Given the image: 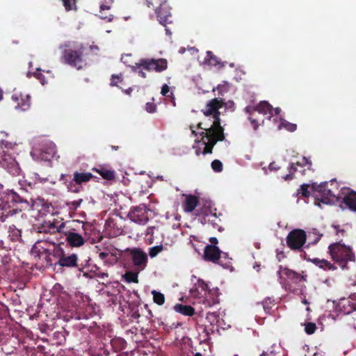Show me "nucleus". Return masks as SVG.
Here are the masks:
<instances>
[{
	"instance_id": "f257e3e1",
	"label": "nucleus",
	"mask_w": 356,
	"mask_h": 356,
	"mask_svg": "<svg viewBox=\"0 0 356 356\" xmlns=\"http://www.w3.org/2000/svg\"><path fill=\"white\" fill-rule=\"evenodd\" d=\"M222 99L213 98L206 105L202 112L205 116H212L213 122L210 126L205 124L203 127V122L197 124V129L203 131L199 133L201 137L200 140H196V143H201L204 149L202 153L204 155L211 154L214 145L219 141H223L225 139L224 129L221 126L219 109L223 106Z\"/></svg>"
},
{
	"instance_id": "f03ea898",
	"label": "nucleus",
	"mask_w": 356,
	"mask_h": 356,
	"mask_svg": "<svg viewBox=\"0 0 356 356\" xmlns=\"http://www.w3.org/2000/svg\"><path fill=\"white\" fill-rule=\"evenodd\" d=\"M327 253L332 260L342 270L348 268L350 261H355V255L350 246L341 243V241L332 243L328 246Z\"/></svg>"
},
{
	"instance_id": "7ed1b4c3",
	"label": "nucleus",
	"mask_w": 356,
	"mask_h": 356,
	"mask_svg": "<svg viewBox=\"0 0 356 356\" xmlns=\"http://www.w3.org/2000/svg\"><path fill=\"white\" fill-rule=\"evenodd\" d=\"M64 50L62 52V61L73 67L80 70L86 65L84 51L86 48L81 44L72 45L70 42L64 44Z\"/></svg>"
},
{
	"instance_id": "20e7f679",
	"label": "nucleus",
	"mask_w": 356,
	"mask_h": 356,
	"mask_svg": "<svg viewBox=\"0 0 356 356\" xmlns=\"http://www.w3.org/2000/svg\"><path fill=\"white\" fill-rule=\"evenodd\" d=\"M52 254L53 266L55 267L58 266L62 268H77L79 270L83 268L82 264H79L78 255L75 253L66 252L60 243L54 245Z\"/></svg>"
},
{
	"instance_id": "39448f33",
	"label": "nucleus",
	"mask_w": 356,
	"mask_h": 356,
	"mask_svg": "<svg viewBox=\"0 0 356 356\" xmlns=\"http://www.w3.org/2000/svg\"><path fill=\"white\" fill-rule=\"evenodd\" d=\"M327 182H323L320 184L316 183L312 184V191L318 194L315 196L314 204L321 206V202L323 204H331L334 201H339V197L336 196L334 193L327 187Z\"/></svg>"
},
{
	"instance_id": "423d86ee",
	"label": "nucleus",
	"mask_w": 356,
	"mask_h": 356,
	"mask_svg": "<svg viewBox=\"0 0 356 356\" xmlns=\"http://www.w3.org/2000/svg\"><path fill=\"white\" fill-rule=\"evenodd\" d=\"M54 245L56 244L49 245L47 241H38L32 247L31 254L35 259L44 260L46 265L53 266Z\"/></svg>"
},
{
	"instance_id": "0eeeda50",
	"label": "nucleus",
	"mask_w": 356,
	"mask_h": 356,
	"mask_svg": "<svg viewBox=\"0 0 356 356\" xmlns=\"http://www.w3.org/2000/svg\"><path fill=\"white\" fill-rule=\"evenodd\" d=\"M8 200L15 203H20L22 204L23 209H29L31 208L33 210L38 209L36 200H33L27 191L20 188L19 192L10 191L8 194Z\"/></svg>"
},
{
	"instance_id": "6e6552de",
	"label": "nucleus",
	"mask_w": 356,
	"mask_h": 356,
	"mask_svg": "<svg viewBox=\"0 0 356 356\" xmlns=\"http://www.w3.org/2000/svg\"><path fill=\"white\" fill-rule=\"evenodd\" d=\"M306 240V232L300 229L291 231L286 238L287 246L292 250H301Z\"/></svg>"
},
{
	"instance_id": "1a4fd4ad",
	"label": "nucleus",
	"mask_w": 356,
	"mask_h": 356,
	"mask_svg": "<svg viewBox=\"0 0 356 356\" xmlns=\"http://www.w3.org/2000/svg\"><path fill=\"white\" fill-rule=\"evenodd\" d=\"M149 209H147L146 204H140L138 206L132 207L127 216L131 221L137 224L145 225L149 220Z\"/></svg>"
},
{
	"instance_id": "9d476101",
	"label": "nucleus",
	"mask_w": 356,
	"mask_h": 356,
	"mask_svg": "<svg viewBox=\"0 0 356 356\" xmlns=\"http://www.w3.org/2000/svg\"><path fill=\"white\" fill-rule=\"evenodd\" d=\"M140 65L148 72H162L168 68V61L165 58H142Z\"/></svg>"
},
{
	"instance_id": "9b49d317",
	"label": "nucleus",
	"mask_w": 356,
	"mask_h": 356,
	"mask_svg": "<svg viewBox=\"0 0 356 356\" xmlns=\"http://www.w3.org/2000/svg\"><path fill=\"white\" fill-rule=\"evenodd\" d=\"M67 224H70V222H61L56 219H54L52 221L44 220L39 227V232L40 233L50 234L56 233L63 234Z\"/></svg>"
},
{
	"instance_id": "f8f14e48",
	"label": "nucleus",
	"mask_w": 356,
	"mask_h": 356,
	"mask_svg": "<svg viewBox=\"0 0 356 356\" xmlns=\"http://www.w3.org/2000/svg\"><path fill=\"white\" fill-rule=\"evenodd\" d=\"M203 258L207 261L218 264L222 266H227V263L222 262L221 250L216 245H207L204 248Z\"/></svg>"
},
{
	"instance_id": "ddd939ff",
	"label": "nucleus",
	"mask_w": 356,
	"mask_h": 356,
	"mask_svg": "<svg viewBox=\"0 0 356 356\" xmlns=\"http://www.w3.org/2000/svg\"><path fill=\"white\" fill-rule=\"evenodd\" d=\"M134 266L138 270H143L147 266V255L140 248H134L129 250Z\"/></svg>"
},
{
	"instance_id": "4468645a",
	"label": "nucleus",
	"mask_w": 356,
	"mask_h": 356,
	"mask_svg": "<svg viewBox=\"0 0 356 356\" xmlns=\"http://www.w3.org/2000/svg\"><path fill=\"white\" fill-rule=\"evenodd\" d=\"M67 224L63 232V234L65 236L67 243L72 247H80L85 243V240L82 235L75 232V229L72 228Z\"/></svg>"
},
{
	"instance_id": "2eb2a0df",
	"label": "nucleus",
	"mask_w": 356,
	"mask_h": 356,
	"mask_svg": "<svg viewBox=\"0 0 356 356\" xmlns=\"http://www.w3.org/2000/svg\"><path fill=\"white\" fill-rule=\"evenodd\" d=\"M122 220L108 218L105 223V232L109 238H115L122 235L124 232Z\"/></svg>"
},
{
	"instance_id": "dca6fc26",
	"label": "nucleus",
	"mask_w": 356,
	"mask_h": 356,
	"mask_svg": "<svg viewBox=\"0 0 356 356\" xmlns=\"http://www.w3.org/2000/svg\"><path fill=\"white\" fill-rule=\"evenodd\" d=\"M155 13L161 24L166 26L167 24L172 23L171 8L168 1H165L159 9L156 10Z\"/></svg>"
},
{
	"instance_id": "f3484780",
	"label": "nucleus",
	"mask_w": 356,
	"mask_h": 356,
	"mask_svg": "<svg viewBox=\"0 0 356 356\" xmlns=\"http://www.w3.org/2000/svg\"><path fill=\"white\" fill-rule=\"evenodd\" d=\"M12 100L16 104V109L21 111H27L31 106V96L21 92H16L12 95Z\"/></svg>"
},
{
	"instance_id": "a211bd4d",
	"label": "nucleus",
	"mask_w": 356,
	"mask_h": 356,
	"mask_svg": "<svg viewBox=\"0 0 356 356\" xmlns=\"http://www.w3.org/2000/svg\"><path fill=\"white\" fill-rule=\"evenodd\" d=\"M0 166L6 169L13 175H17L19 173V168L15 158L10 154H6L4 152L0 158Z\"/></svg>"
},
{
	"instance_id": "6ab92c4d",
	"label": "nucleus",
	"mask_w": 356,
	"mask_h": 356,
	"mask_svg": "<svg viewBox=\"0 0 356 356\" xmlns=\"http://www.w3.org/2000/svg\"><path fill=\"white\" fill-rule=\"evenodd\" d=\"M273 111V106L267 102L262 101L255 106H248L244 108L245 113L257 112L259 114H272Z\"/></svg>"
},
{
	"instance_id": "aec40b11",
	"label": "nucleus",
	"mask_w": 356,
	"mask_h": 356,
	"mask_svg": "<svg viewBox=\"0 0 356 356\" xmlns=\"http://www.w3.org/2000/svg\"><path fill=\"white\" fill-rule=\"evenodd\" d=\"M334 305L335 310L337 312L343 314H350L354 312L353 302L349 299L341 298L337 302L333 301Z\"/></svg>"
},
{
	"instance_id": "412c9836",
	"label": "nucleus",
	"mask_w": 356,
	"mask_h": 356,
	"mask_svg": "<svg viewBox=\"0 0 356 356\" xmlns=\"http://www.w3.org/2000/svg\"><path fill=\"white\" fill-rule=\"evenodd\" d=\"M59 156L57 155L56 145L53 143L42 148L40 153V159L42 161H50L54 159H58Z\"/></svg>"
},
{
	"instance_id": "4be33fe9",
	"label": "nucleus",
	"mask_w": 356,
	"mask_h": 356,
	"mask_svg": "<svg viewBox=\"0 0 356 356\" xmlns=\"http://www.w3.org/2000/svg\"><path fill=\"white\" fill-rule=\"evenodd\" d=\"M185 200L182 203L184 210L187 213L193 211L199 203L198 197L194 195H184Z\"/></svg>"
},
{
	"instance_id": "5701e85b",
	"label": "nucleus",
	"mask_w": 356,
	"mask_h": 356,
	"mask_svg": "<svg viewBox=\"0 0 356 356\" xmlns=\"http://www.w3.org/2000/svg\"><path fill=\"white\" fill-rule=\"evenodd\" d=\"M95 176L91 172L76 170L73 175V181L78 184H83L88 182Z\"/></svg>"
},
{
	"instance_id": "b1692460",
	"label": "nucleus",
	"mask_w": 356,
	"mask_h": 356,
	"mask_svg": "<svg viewBox=\"0 0 356 356\" xmlns=\"http://www.w3.org/2000/svg\"><path fill=\"white\" fill-rule=\"evenodd\" d=\"M312 262L315 264L318 268L324 270H330V271H334L337 269V267L335 264V263H332L331 261L324 259H318V258H314L311 260Z\"/></svg>"
},
{
	"instance_id": "393cba45",
	"label": "nucleus",
	"mask_w": 356,
	"mask_h": 356,
	"mask_svg": "<svg viewBox=\"0 0 356 356\" xmlns=\"http://www.w3.org/2000/svg\"><path fill=\"white\" fill-rule=\"evenodd\" d=\"M284 273L289 280L296 284L307 280L306 275H302L288 268H284Z\"/></svg>"
},
{
	"instance_id": "a878e982",
	"label": "nucleus",
	"mask_w": 356,
	"mask_h": 356,
	"mask_svg": "<svg viewBox=\"0 0 356 356\" xmlns=\"http://www.w3.org/2000/svg\"><path fill=\"white\" fill-rule=\"evenodd\" d=\"M343 202L352 211H356V192L351 191L344 195Z\"/></svg>"
},
{
	"instance_id": "bb28decb",
	"label": "nucleus",
	"mask_w": 356,
	"mask_h": 356,
	"mask_svg": "<svg viewBox=\"0 0 356 356\" xmlns=\"http://www.w3.org/2000/svg\"><path fill=\"white\" fill-rule=\"evenodd\" d=\"M205 63L209 65L217 67L218 68H222L225 66L224 63L222 62L221 60L215 56L211 51H207Z\"/></svg>"
},
{
	"instance_id": "cd10ccee",
	"label": "nucleus",
	"mask_w": 356,
	"mask_h": 356,
	"mask_svg": "<svg viewBox=\"0 0 356 356\" xmlns=\"http://www.w3.org/2000/svg\"><path fill=\"white\" fill-rule=\"evenodd\" d=\"M174 309L175 312L188 316H192L195 314V309L191 305L176 304L174 306Z\"/></svg>"
},
{
	"instance_id": "c85d7f7f",
	"label": "nucleus",
	"mask_w": 356,
	"mask_h": 356,
	"mask_svg": "<svg viewBox=\"0 0 356 356\" xmlns=\"http://www.w3.org/2000/svg\"><path fill=\"white\" fill-rule=\"evenodd\" d=\"M99 17L107 22H111L113 19V15L110 12L111 6L101 3L99 5Z\"/></svg>"
},
{
	"instance_id": "c756f323",
	"label": "nucleus",
	"mask_w": 356,
	"mask_h": 356,
	"mask_svg": "<svg viewBox=\"0 0 356 356\" xmlns=\"http://www.w3.org/2000/svg\"><path fill=\"white\" fill-rule=\"evenodd\" d=\"M92 170L98 172L106 180L111 181L115 178V172L103 166H100L99 168H94Z\"/></svg>"
},
{
	"instance_id": "7c9ffc66",
	"label": "nucleus",
	"mask_w": 356,
	"mask_h": 356,
	"mask_svg": "<svg viewBox=\"0 0 356 356\" xmlns=\"http://www.w3.org/2000/svg\"><path fill=\"white\" fill-rule=\"evenodd\" d=\"M95 270H92L91 273L93 275V277H97L102 280V284L106 285L109 284L111 282L108 280V274L105 272H102L100 268L97 266H95Z\"/></svg>"
},
{
	"instance_id": "2f4dec72",
	"label": "nucleus",
	"mask_w": 356,
	"mask_h": 356,
	"mask_svg": "<svg viewBox=\"0 0 356 356\" xmlns=\"http://www.w3.org/2000/svg\"><path fill=\"white\" fill-rule=\"evenodd\" d=\"M2 212L0 214V220L3 222L9 216H13L18 212L17 209H10V207H6V205L2 206Z\"/></svg>"
},
{
	"instance_id": "473e14b6",
	"label": "nucleus",
	"mask_w": 356,
	"mask_h": 356,
	"mask_svg": "<svg viewBox=\"0 0 356 356\" xmlns=\"http://www.w3.org/2000/svg\"><path fill=\"white\" fill-rule=\"evenodd\" d=\"M21 230L16 228L14 225L10 226L8 229V238L12 241H19L21 240Z\"/></svg>"
},
{
	"instance_id": "72a5a7b5",
	"label": "nucleus",
	"mask_w": 356,
	"mask_h": 356,
	"mask_svg": "<svg viewBox=\"0 0 356 356\" xmlns=\"http://www.w3.org/2000/svg\"><path fill=\"white\" fill-rule=\"evenodd\" d=\"M289 173L285 176L282 177V179L285 181H291L295 178V172L298 171V168L296 166L294 163H291L288 167Z\"/></svg>"
},
{
	"instance_id": "f704fd0d",
	"label": "nucleus",
	"mask_w": 356,
	"mask_h": 356,
	"mask_svg": "<svg viewBox=\"0 0 356 356\" xmlns=\"http://www.w3.org/2000/svg\"><path fill=\"white\" fill-rule=\"evenodd\" d=\"M312 189V184H303L300 186V188L297 191V195H300L304 197H308L310 196V191Z\"/></svg>"
},
{
	"instance_id": "c9c22d12",
	"label": "nucleus",
	"mask_w": 356,
	"mask_h": 356,
	"mask_svg": "<svg viewBox=\"0 0 356 356\" xmlns=\"http://www.w3.org/2000/svg\"><path fill=\"white\" fill-rule=\"evenodd\" d=\"M115 248L113 246H111L108 252H101L99 254V257L104 261V262L106 264H111V261H108V257L111 256H115Z\"/></svg>"
},
{
	"instance_id": "e433bc0d",
	"label": "nucleus",
	"mask_w": 356,
	"mask_h": 356,
	"mask_svg": "<svg viewBox=\"0 0 356 356\" xmlns=\"http://www.w3.org/2000/svg\"><path fill=\"white\" fill-rule=\"evenodd\" d=\"M166 247L163 245H156L149 248V255L151 258L156 257L162 251L166 250Z\"/></svg>"
},
{
	"instance_id": "4c0bfd02",
	"label": "nucleus",
	"mask_w": 356,
	"mask_h": 356,
	"mask_svg": "<svg viewBox=\"0 0 356 356\" xmlns=\"http://www.w3.org/2000/svg\"><path fill=\"white\" fill-rule=\"evenodd\" d=\"M152 293L153 295V300L156 304L159 305L164 304L165 296L162 293L154 290Z\"/></svg>"
},
{
	"instance_id": "58836bf2",
	"label": "nucleus",
	"mask_w": 356,
	"mask_h": 356,
	"mask_svg": "<svg viewBox=\"0 0 356 356\" xmlns=\"http://www.w3.org/2000/svg\"><path fill=\"white\" fill-rule=\"evenodd\" d=\"M148 8H152L156 11L167 0H145Z\"/></svg>"
},
{
	"instance_id": "ea45409f",
	"label": "nucleus",
	"mask_w": 356,
	"mask_h": 356,
	"mask_svg": "<svg viewBox=\"0 0 356 356\" xmlns=\"http://www.w3.org/2000/svg\"><path fill=\"white\" fill-rule=\"evenodd\" d=\"M127 282L138 283V273L133 271H127L124 275Z\"/></svg>"
},
{
	"instance_id": "a19ab883",
	"label": "nucleus",
	"mask_w": 356,
	"mask_h": 356,
	"mask_svg": "<svg viewBox=\"0 0 356 356\" xmlns=\"http://www.w3.org/2000/svg\"><path fill=\"white\" fill-rule=\"evenodd\" d=\"M67 187L69 191L74 193H79L82 188L81 185L75 183L73 179L69 182Z\"/></svg>"
},
{
	"instance_id": "79ce46f5",
	"label": "nucleus",
	"mask_w": 356,
	"mask_h": 356,
	"mask_svg": "<svg viewBox=\"0 0 356 356\" xmlns=\"http://www.w3.org/2000/svg\"><path fill=\"white\" fill-rule=\"evenodd\" d=\"M76 1L77 0H62L66 11L76 10Z\"/></svg>"
},
{
	"instance_id": "37998d69",
	"label": "nucleus",
	"mask_w": 356,
	"mask_h": 356,
	"mask_svg": "<svg viewBox=\"0 0 356 356\" xmlns=\"http://www.w3.org/2000/svg\"><path fill=\"white\" fill-rule=\"evenodd\" d=\"M282 127L284 128L287 131L293 132L296 130L297 125L296 124L291 123L286 120H284L280 123V128H282Z\"/></svg>"
},
{
	"instance_id": "c03bdc74",
	"label": "nucleus",
	"mask_w": 356,
	"mask_h": 356,
	"mask_svg": "<svg viewBox=\"0 0 356 356\" xmlns=\"http://www.w3.org/2000/svg\"><path fill=\"white\" fill-rule=\"evenodd\" d=\"M247 114H248V120L250 122L252 127H253V129L254 131H257L259 128V124L258 122V119L257 118H253V115H254V112H250V113H246Z\"/></svg>"
},
{
	"instance_id": "a18cd8bd",
	"label": "nucleus",
	"mask_w": 356,
	"mask_h": 356,
	"mask_svg": "<svg viewBox=\"0 0 356 356\" xmlns=\"http://www.w3.org/2000/svg\"><path fill=\"white\" fill-rule=\"evenodd\" d=\"M123 81V76L122 74L120 75L113 74L111 79V86H118V83H122Z\"/></svg>"
},
{
	"instance_id": "49530a36",
	"label": "nucleus",
	"mask_w": 356,
	"mask_h": 356,
	"mask_svg": "<svg viewBox=\"0 0 356 356\" xmlns=\"http://www.w3.org/2000/svg\"><path fill=\"white\" fill-rule=\"evenodd\" d=\"M211 168L213 171L220 172L222 170V163L220 160L216 159L211 162Z\"/></svg>"
},
{
	"instance_id": "de8ad7c7",
	"label": "nucleus",
	"mask_w": 356,
	"mask_h": 356,
	"mask_svg": "<svg viewBox=\"0 0 356 356\" xmlns=\"http://www.w3.org/2000/svg\"><path fill=\"white\" fill-rule=\"evenodd\" d=\"M316 330V325L314 323H307L305 324V331L307 334H312Z\"/></svg>"
},
{
	"instance_id": "09e8293b",
	"label": "nucleus",
	"mask_w": 356,
	"mask_h": 356,
	"mask_svg": "<svg viewBox=\"0 0 356 356\" xmlns=\"http://www.w3.org/2000/svg\"><path fill=\"white\" fill-rule=\"evenodd\" d=\"M33 76L40 81L41 84L44 85L47 83L44 76L40 72V69H37V71L33 72Z\"/></svg>"
},
{
	"instance_id": "8fccbe9b",
	"label": "nucleus",
	"mask_w": 356,
	"mask_h": 356,
	"mask_svg": "<svg viewBox=\"0 0 356 356\" xmlns=\"http://www.w3.org/2000/svg\"><path fill=\"white\" fill-rule=\"evenodd\" d=\"M196 286L198 289H201L202 291L206 292L208 290V284L202 280H198Z\"/></svg>"
},
{
	"instance_id": "3c124183",
	"label": "nucleus",
	"mask_w": 356,
	"mask_h": 356,
	"mask_svg": "<svg viewBox=\"0 0 356 356\" xmlns=\"http://www.w3.org/2000/svg\"><path fill=\"white\" fill-rule=\"evenodd\" d=\"M154 229H156L155 227H149L147 228L146 235L147 236H148V235L150 236V237L149 238V243H154Z\"/></svg>"
},
{
	"instance_id": "603ef678",
	"label": "nucleus",
	"mask_w": 356,
	"mask_h": 356,
	"mask_svg": "<svg viewBox=\"0 0 356 356\" xmlns=\"http://www.w3.org/2000/svg\"><path fill=\"white\" fill-rule=\"evenodd\" d=\"M218 317L215 313H208L207 315V319L212 324L218 322Z\"/></svg>"
},
{
	"instance_id": "864d4df0",
	"label": "nucleus",
	"mask_w": 356,
	"mask_h": 356,
	"mask_svg": "<svg viewBox=\"0 0 356 356\" xmlns=\"http://www.w3.org/2000/svg\"><path fill=\"white\" fill-rule=\"evenodd\" d=\"M262 306H263V308L264 309V311L266 312V313H268L270 312V309H271V302L270 300V299H265L262 303H261Z\"/></svg>"
},
{
	"instance_id": "5fc2aeb1",
	"label": "nucleus",
	"mask_w": 356,
	"mask_h": 356,
	"mask_svg": "<svg viewBox=\"0 0 356 356\" xmlns=\"http://www.w3.org/2000/svg\"><path fill=\"white\" fill-rule=\"evenodd\" d=\"M301 163L303 164V166H307L308 169H310L312 165V163L311 160L305 156H302V159L300 160Z\"/></svg>"
},
{
	"instance_id": "6e6d98bb",
	"label": "nucleus",
	"mask_w": 356,
	"mask_h": 356,
	"mask_svg": "<svg viewBox=\"0 0 356 356\" xmlns=\"http://www.w3.org/2000/svg\"><path fill=\"white\" fill-rule=\"evenodd\" d=\"M145 109L149 113H154L156 111V106L154 103L147 102L145 104Z\"/></svg>"
},
{
	"instance_id": "4d7b16f0",
	"label": "nucleus",
	"mask_w": 356,
	"mask_h": 356,
	"mask_svg": "<svg viewBox=\"0 0 356 356\" xmlns=\"http://www.w3.org/2000/svg\"><path fill=\"white\" fill-rule=\"evenodd\" d=\"M169 92H170V88H169L167 84H164L162 86V88H161V93L163 96L168 97L169 96V95H168Z\"/></svg>"
},
{
	"instance_id": "13d9d810",
	"label": "nucleus",
	"mask_w": 356,
	"mask_h": 356,
	"mask_svg": "<svg viewBox=\"0 0 356 356\" xmlns=\"http://www.w3.org/2000/svg\"><path fill=\"white\" fill-rule=\"evenodd\" d=\"M221 254L222 256V262L223 263H227V264H228L227 266H223V267L224 268H227L229 266V264H230V261H229L230 258H229L228 254L226 253V252H222L221 251Z\"/></svg>"
},
{
	"instance_id": "bf43d9fd",
	"label": "nucleus",
	"mask_w": 356,
	"mask_h": 356,
	"mask_svg": "<svg viewBox=\"0 0 356 356\" xmlns=\"http://www.w3.org/2000/svg\"><path fill=\"white\" fill-rule=\"evenodd\" d=\"M268 168L271 171H277L280 168V167L278 166L275 161H273L269 164Z\"/></svg>"
},
{
	"instance_id": "052dcab7",
	"label": "nucleus",
	"mask_w": 356,
	"mask_h": 356,
	"mask_svg": "<svg viewBox=\"0 0 356 356\" xmlns=\"http://www.w3.org/2000/svg\"><path fill=\"white\" fill-rule=\"evenodd\" d=\"M334 228L336 230V234L338 235L339 236H343L346 232L344 229H339V226H334Z\"/></svg>"
},
{
	"instance_id": "680f3d73",
	"label": "nucleus",
	"mask_w": 356,
	"mask_h": 356,
	"mask_svg": "<svg viewBox=\"0 0 356 356\" xmlns=\"http://www.w3.org/2000/svg\"><path fill=\"white\" fill-rule=\"evenodd\" d=\"M15 145V144L9 143L8 141H5V140L1 141V146L2 147L3 146L6 148L13 149Z\"/></svg>"
},
{
	"instance_id": "e2e57ef3",
	"label": "nucleus",
	"mask_w": 356,
	"mask_h": 356,
	"mask_svg": "<svg viewBox=\"0 0 356 356\" xmlns=\"http://www.w3.org/2000/svg\"><path fill=\"white\" fill-rule=\"evenodd\" d=\"M131 67L133 72L138 73V70L142 67L140 65V60L138 63H136V65H133Z\"/></svg>"
},
{
	"instance_id": "0e129e2a",
	"label": "nucleus",
	"mask_w": 356,
	"mask_h": 356,
	"mask_svg": "<svg viewBox=\"0 0 356 356\" xmlns=\"http://www.w3.org/2000/svg\"><path fill=\"white\" fill-rule=\"evenodd\" d=\"M209 242L211 243L210 245H216L218 243V240L216 237H211L209 239Z\"/></svg>"
},
{
	"instance_id": "69168bd1",
	"label": "nucleus",
	"mask_w": 356,
	"mask_h": 356,
	"mask_svg": "<svg viewBox=\"0 0 356 356\" xmlns=\"http://www.w3.org/2000/svg\"><path fill=\"white\" fill-rule=\"evenodd\" d=\"M145 69H143V67H141L138 72V74L140 76H141L142 78H146L147 77V74L146 73L143 71Z\"/></svg>"
},
{
	"instance_id": "338daca9",
	"label": "nucleus",
	"mask_w": 356,
	"mask_h": 356,
	"mask_svg": "<svg viewBox=\"0 0 356 356\" xmlns=\"http://www.w3.org/2000/svg\"><path fill=\"white\" fill-rule=\"evenodd\" d=\"M260 356H275V354L273 353V351H263Z\"/></svg>"
},
{
	"instance_id": "774afa93",
	"label": "nucleus",
	"mask_w": 356,
	"mask_h": 356,
	"mask_svg": "<svg viewBox=\"0 0 356 356\" xmlns=\"http://www.w3.org/2000/svg\"><path fill=\"white\" fill-rule=\"evenodd\" d=\"M81 202H82V199H80L79 200L72 202V204L76 208L81 204Z\"/></svg>"
}]
</instances>
